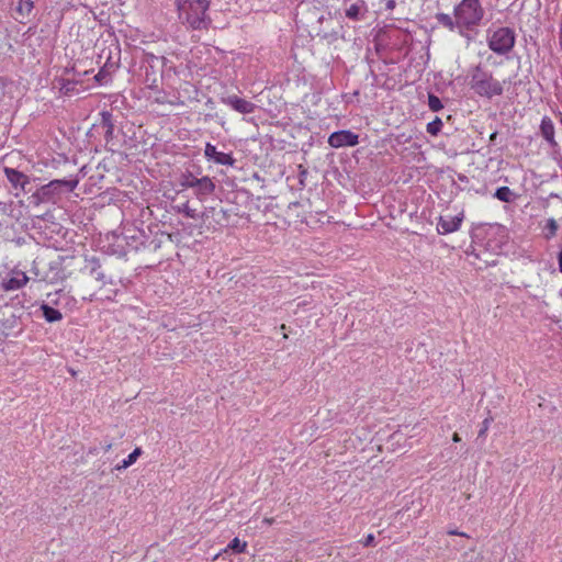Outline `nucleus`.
<instances>
[{
  "mask_svg": "<svg viewBox=\"0 0 562 562\" xmlns=\"http://www.w3.org/2000/svg\"><path fill=\"white\" fill-rule=\"evenodd\" d=\"M179 19L192 29L209 27L211 21L207 18L210 0H177Z\"/></svg>",
  "mask_w": 562,
  "mask_h": 562,
  "instance_id": "f257e3e1",
  "label": "nucleus"
},
{
  "mask_svg": "<svg viewBox=\"0 0 562 562\" xmlns=\"http://www.w3.org/2000/svg\"><path fill=\"white\" fill-rule=\"evenodd\" d=\"M483 13L480 0H462L454 9V23L458 27H473L481 22Z\"/></svg>",
  "mask_w": 562,
  "mask_h": 562,
  "instance_id": "f03ea898",
  "label": "nucleus"
},
{
  "mask_svg": "<svg viewBox=\"0 0 562 562\" xmlns=\"http://www.w3.org/2000/svg\"><path fill=\"white\" fill-rule=\"evenodd\" d=\"M471 87L477 94L487 98L499 95L504 91L502 83L490 72L482 70L480 66L475 68L472 76Z\"/></svg>",
  "mask_w": 562,
  "mask_h": 562,
  "instance_id": "7ed1b4c3",
  "label": "nucleus"
},
{
  "mask_svg": "<svg viewBox=\"0 0 562 562\" xmlns=\"http://www.w3.org/2000/svg\"><path fill=\"white\" fill-rule=\"evenodd\" d=\"M515 41L514 31L508 26H501L488 35L487 44L492 52L505 55L513 49Z\"/></svg>",
  "mask_w": 562,
  "mask_h": 562,
  "instance_id": "20e7f679",
  "label": "nucleus"
},
{
  "mask_svg": "<svg viewBox=\"0 0 562 562\" xmlns=\"http://www.w3.org/2000/svg\"><path fill=\"white\" fill-rule=\"evenodd\" d=\"M79 186L78 179H69V180H53L48 184H44L42 187V195L47 200H53L55 195L59 194L61 188L65 191L71 192L77 189Z\"/></svg>",
  "mask_w": 562,
  "mask_h": 562,
  "instance_id": "39448f33",
  "label": "nucleus"
},
{
  "mask_svg": "<svg viewBox=\"0 0 562 562\" xmlns=\"http://www.w3.org/2000/svg\"><path fill=\"white\" fill-rule=\"evenodd\" d=\"M327 143L331 148L353 147L358 145L359 136L349 130L336 131L329 135Z\"/></svg>",
  "mask_w": 562,
  "mask_h": 562,
  "instance_id": "423d86ee",
  "label": "nucleus"
},
{
  "mask_svg": "<svg viewBox=\"0 0 562 562\" xmlns=\"http://www.w3.org/2000/svg\"><path fill=\"white\" fill-rule=\"evenodd\" d=\"M29 280L30 279L25 272L18 269H13L11 272V277L3 279L0 282V288L5 292L20 290L27 284Z\"/></svg>",
  "mask_w": 562,
  "mask_h": 562,
  "instance_id": "0eeeda50",
  "label": "nucleus"
},
{
  "mask_svg": "<svg viewBox=\"0 0 562 562\" xmlns=\"http://www.w3.org/2000/svg\"><path fill=\"white\" fill-rule=\"evenodd\" d=\"M463 211L457 215H440L438 221V232L440 234H450L457 232L463 221Z\"/></svg>",
  "mask_w": 562,
  "mask_h": 562,
  "instance_id": "6e6552de",
  "label": "nucleus"
},
{
  "mask_svg": "<svg viewBox=\"0 0 562 562\" xmlns=\"http://www.w3.org/2000/svg\"><path fill=\"white\" fill-rule=\"evenodd\" d=\"M224 103L241 114H250L256 109V105L252 102L235 94L228 95L224 99Z\"/></svg>",
  "mask_w": 562,
  "mask_h": 562,
  "instance_id": "1a4fd4ad",
  "label": "nucleus"
},
{
  "mask_svg": "<svg viewBox=\"0 0 562 562\" xmlns=\"http://www.w3.org/2000/svg\"><path fill=\"white\" fill-rule=\"evenodd\" d=\"M3 172H4L7 180H9L11 186L14 187L15 189L19 188L22 191H24L26 186L30 184L29 177L14 168L4 167Z\"/></svg>",
  "mask_w": 562,
  "mask_h": 562,
  "instance_id": "9d476101",
  "label": "nucleus"
},
{
  "mask_svg": "<svg viewBox=\"0 0 562 562\" xmlns=\"http://www.w3.org/2000/svg\"><path fill=\"white\" fill-rule=\"evenodd\" d=\"M204 156L209 159H213L216 164L223 166H233L234 158L231 154H224V151H217L216 147L211 143L204 146Z\"/></svg>",
  "mask_w": 562,
  "mask_h": 562,
  "instance_id": "9b49d317",
  "label": "nucleus"
},
{
  "mask_svg": "<svg viewBox=\"0 0 562 562\" xmlns=\"http://www.w3.org/2000/svg\"><path fill=\"white\" fill-rule=\"evenodd\" d=\"M195 194L200 201H204L207 195H211L215 190V184L209 177H202L199 180H194Z\"/></svg>",
  "mask_w": 562,
  "mask_h": 562,
  "instance_id": "f8f14e48",
  "label": "nucleus"
},
{
  "mask_svg": "<svg viewBox=\"0 0 562 562\" xmlns=\"http://www.w3.org/2000/svg\"><path fill=\"white\" fill-rule=\"evenodd\" d=\"M247 547H248L247 541L240 540L239 537H234L228 542V544L213 558V561H216L220 558V555H222L223 553H227L228 551H232L235 553H244V552H246Z\"/></svg>",
  "mask_w": 562,
  "mask_h": 562,
  "instance_id": "ddd939ff",
  "label": "nucleus"
},
{
  "mask_svg": "<svg viewBox=\"0 0 562 562\" xmlns=\"http://www.w3.org/2000/svg\"><path fill=\"white\" fill-rule=\"evenodd\" d=\"M112 67H114V65H110L109 61H105V64L99 69V71L94 76V80L98 83H108L112 75V70L110 69Z\"/></svg>",
  "mask_w": 562,
  "mask_h": 562,
  "instance_id": "4468645a",
  "label": "nucleus"
},
{
  "mask_svg": "<svg viewBox=\"0 0 562 562\" xmlns=\"http://www.w3.org/2000/svg\"><path fill=\"white\" fill-rule=\"evenodd\" d=\"M541 133L543 135V137L549 142V143H553V138H554V125L552 123V121L549 119V117H544L542 121H541Z\"/></svg>",
  "mask_w": 562,
  "mask_h": 562,
  "instance_id": "2eb2a0df",
  "label": "nucleus"
},
{
  "mask_svg": "<svg viewBox=\"0 0 562 562\" xmlns=\"http://www.w3.org/2000/svg\"><path fill=\"white\" fill-rule=\"evenodd\" d=\"M142 456V448L140 447H136L128 456L126 459H124L122 461L121 464H117L116 467V470L117 471H122V469H127L130 468L131 465H133L137 458H139Z\"/></svg>",
  "mask_w": 562,
  "mask_h": 562,
  "instance_id": "dca6fc26",
  "label": "nucleus"
},
{
  "mask_svg": "<svg viewBox=\"0 0 562 562\" xmlns=\"http://www.w3.org/2000/svg\"><path fill=\"white\" fill-rule=\"evenodd\" d=\"M42 313H44V316L47 322H57L63 318V314L59 312V310H55L48 305H42Z\"/></svg>",
  "mask_w": 562,
  "mask_h": 562,
  "instance_id": "f3484780",
  "label": "nucleus"
},
{
  "mask_svg": "<svg viewBox=\"0 0 562 562\" xmlns=\"http://www.w3.org/2000/svg\"><path fill=\"white\" fill-rule=\"evenodd\" d=\"M442 126H443L442 121L439 117H437V119L430 121L429 123H427L426 131L430 135L436 136L440 133Z\"/></svg>",
  "mask_w": 562,
  "mask_h": 562,
  "instance_id": "a211bd4d",
  "label": "nucleus"
},
{
  "mask_svg": "<svg viewBox=\"0 0 562 562\" xmlns=\"http://www.w3.org/2000/svg\"><path fill=\"white\" fill-rule=\"evenodd\" d=\"M428 108L432 112H439L442 110L443 104L438 95L430 93L428 94Z\"/></svg>",
  "mask_w": 562,
  "mask_h": 562,
  "instance_id": "6ab92c4d",
  "label": "nucleus"
},
{
  "mask_svg": "<svg viewBox=\"0 0 562 562\" xmlns=\"http://www.w3.org/2000/svg\"><path fill=\"white\" fill-rule=\"evenodd\" d=\"M494 196L503 202H509L512 196V190L509 187L497 188Z\"/></svg>",
  "mask_w": 562,
  "mask_h": 562,
  "instance_id": "aec40b11",
  "label": "nucleus"
},
{
  "mask_svg": "<svg viewBox=\"0 0 562 562\" xmlns=\"http://www.w3.org/2000/svg\"><path fill=\"white\" fill-rule=\"evenodd\" d=\"M546 238L551 239L557 235L558 232V223L554 218H549L546 224Z\"/></svg>",
  "mask_w": 562,
  "mask_h": 562,
  "instance_id": "412c9836",
  "label": "nucleus"
},
{
  "mask_svg": "<svg viewBox=\"0 0 562 562\" xmlns=\"http://www.w3.org/2000/svg\"><path fill=\"white\" fill-rule=\"evenodd\" d=\"M178 212L183 214L187 218H195L198 216L196 211L190 206L189 202L178 206Z\"/></svg>",
  "mask_w": 562,
  "mask_h": 562,
  "instance_id": "4be33fe9",
  "label": "nucleus"
},
{
  "mask_svg": "<svg viewBox=\"0 0 562 562\" xmlns=\"http://www.w3.org/2000/svg\"><path fill=\"white\" fill-rule=\"evenodd\" d=\"M33 8V3L31 0H19L18 11L21 14H29Z\"/></svg>",
  "mask_w": 562,
  "mask_h": 562,
  "instance_id": "5701e85b",
  "label": "nucleus"
},
{
  "mask_svg": "<svg viewBox=\"0 0 562 562\" xmlns=\"http://www.w3.org/2000/svg\"><path fill=\"white\" fill-rule=\"evenodd\" d=\"M360 12V8L357 3H352L347 10H346V16L351 20H358Z\"/></svg>",
  "mask_w": 562,
  "mask_h": 562,
  "instance_id": "b1692460",
  "label": "nucleus"
},
{
  "mask_svg": "<svg viewBox=\"0 0 562 562\" xmlns=\"http://www.w3.org/2000/svg\"><path fill=\"white\" fill-rule=\"evenodd\" d=\"M438 21L441 25H443L445 27H448L450 30H453V27H454V23H453L451 16L448 14H443V13L439 14Z\"/></svg>",
  "mask_w": 562,
  "mask_h": 562,
  "instance_id": "393cba45",
  "label": "nucleus"
},
{
  "mask_svg": "<svg viewBox=\"0 0 562 562\" xmlns=\"http://www.w3.org/2000/svg\"><path fill=\"white\" fill-rule=\"evenodd\" d=\"M491 422H492V418H491V417H487V418H485V419L483 420V423H482V427H481V429H480V431H479V437H481V438L485 437V435H486V432H487V430H488V427H490Z\"/></svg>",
  "mask_w": 562,
  "mask_h": 562,
  "instance_id": "a878e982",
  "label": "nucleus"
},
{
  "mask_svg": "<svg viewBox=\"0 0 562 562\" xmlns=\"http://www.w3.org/2000/svg\"><path fill=\"white\" fill-rule=\"evenodd\" d=\"M194 180H199L198 178H194V177H188L182 183L181 186L183 188H196V184H194Z\"/></svg>",
  "mask_w": 562,
  "mask_h": 562,
  "instance_id": "bb28decb",
  "label": "nucleus"
},
{
  "mask_svg": "<svg viewBox=\"0 0 562 562\" xmlns=\"http://www.w3.org/2000/svg\"><path fill=\"white\" fill-rule=\"evenodd\" d=\"M374 540H375V537L373 533H369L368 536L364 537L363 541H362V544L364 547H370L374 543Z\"/></svg>",
  "mask_w": 562,
  "mask_h": 562,
  "instance_id": "cd10ccee",
  "label": "nucleus"
},
{
  "mask_svg": "<svg viewBox=\"0 0 562 562\" xmlns=\"http://www.w3.org/2000/svg\"><path fill=\"white\" fill-rule=\"evenodd\" d=\"M558 266H559V271L562 272V247L558 254Z\"/></svg>",
  "mask_w": 562,
  "mask_h": 562,
  "instance_id": "c85d7f7f",
  "label": "nucleus"
},
{
  "mask_svg": "<svg viewBox=\"0 0 562 562\" xmlns=\"http://www.w3.org/2000/svg\"><path fill=\"white\" fill-rule=\"evenodd\" d=\"M559 46L562 52V19H561V23L559 25Z\"/></svg>",
  "mask_w": 562,
  "mask_h": 562,
  "instance_id": "c756f323",
  "label": "nucleus"
},
{
  "mask_svg": "<svg viewBox=\"0 0 562 562\" xmlns=\"http://www.w3.org/2000/svg\"><path fill=\"white\" fill-rule=\"evenodd\" d=\"M449 535H458V536H462V537H469V535L463 533V531H449Z\"/></svg>",
  "mask_w": 562,
  "mask_h": 562,
  "instance_id": "7c9ffc66",
  "label": "nucleus"
},
{
  "mask_svg": "<svg viewBox=\"0 0 562 562\" xmlns=\"http://www.w3.org/2000/svg\"><path fill=\"white\" fill-rule=\"evenodd\" d=\"M460 440H461V439H460L459 435H458L457 432H454V434L452 435V441H454V442H459Z\"/></svg>",
  "mask_w": 562,
  "mask_h": 562,
  "instance_id": "2f4dec72",
  "label": "nucleus"
},
{
  "mask_svg": "<svg viewBox=\"0 0 562 562\" xmlns=\"http://www.w3.org/2000/svg\"><path fill=\"white\" fill-rule=\"evenodd\" d=\"M263 522L267 524V525H271V524L274 522V519L273 518H265Z\"/></svg>",
  "mask_w": 562,
  "mask_h": 562,
  "instance_id": "473e14b6",
  "label": "nucleus"
},
{
  "mask_svg": "<svg viewBox=\"0 0 562 562\" xmlns=\"http://www.w3.org/2000/svg\"><path fill=\"white\" fill-rule=\"evenodd\" d=\"M495 136H496V133H493V134L491 135V139H494V138H495Z\"/></svg>",
  "mask_w": 562,
  "mask_h": 562,
  "instance_id": "72a5a7b5",
  "label": "nucleus"
},
{
  "mask_svg": "<svg viewBox=\"0 0 562 562\" xmlns=\"http://www.w3.org/2000/svg\"><path fill=\"white\" fill-rule=\"evenodd\" d=\"M560 122L562 123V114H560Z\"/></svg>",
  "mask_w": 562,
  "mask_h": 562,
  "instance_id": "f704fd0d",
  "label": "nucleus"
}]
</instances>
